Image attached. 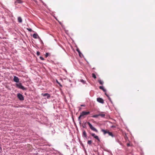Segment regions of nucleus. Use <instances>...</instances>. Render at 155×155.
Segmentation results:
<instances>
[{
  "instance_id": "f257e3e1",
  "label": "nucleus",
  "mask_w": 155,
  "mask_h": 155,
  "mask_svg": "<svg viewBox=\"0 0 155 155\" xmlns=\"http://www.w3.org/2000/svg\"><path fill=\"white\" fill-rule=\"evenodd\" d=\"M16 86L18 88L22 89L23 91H26L27 90V88L24 87L22 85V84L21 83H17L16 84Z\"/></svg>"
},
{
  "instance_id": "f03ea898",
  "label": "nucleus",
  "mask_w": 155,
  "mask_h": 155,
  "mask_svg": "<svg viewBox=\"0 0 155 155\" xmlns=\"http://www.w3.org/2000/svg\"><path fill=\"white\" fill-rule=\"evenodd\" d=\"M87 124L89 125L90 128L92 130H93L94 131L96 132H98V130L97 129H96L95 128H94V127H93L92 126V125L89 122H87Z\"/></svg>"
},
{
  "instance_id": "7ed1b4c3",
  "label": "nucleus",
  "mask_w": 155,
  "mask_h": 155,
  "mask_svg": "<svg viewBox=\"0 0 155 155\" xmlns=\"http://www.w3.org/2000/svg\"><path fill=\"white\" fill-rule=\"evenodd\" d=\"M17 97L20 101H23L24 100V97L23 95L20 93L17 94Z\"/></svg>"
},
{
  "instance_id": "20e7f679",
  "label": "nucleus",
  "mask_w": 155,
  "mask_h": 155,
  "mask_svg": "<svg viewBox=\"0 0 155 155\" xmlns=\"http://www.w3.org/2000/svg\"><path fill=\"white\" fill-rule=\"evenodd\" d=\"M90 113V112L89 111L86 112L85 111H83L80 114L81 116L83 117L85 115H87L89 114Z\"/></svg>"
},
{
  "instance_id": "39448f33",
  "label": "nucleus",
  "mask_w": 155,
  "mask_h": 155,
  "mask_svg": "<svg viewBox=\"0 0 155 155\" xmlns=\"http://www.w3.org/2000/svg\"><path fill=\"white\" fill-rule=\"evenodd\" d=\"M91 135L94 138L97 140L99 142L100 141V140L97 136L95 134L93 133H91Z\"/></svg>"
},
{
  "instance_id": "423d86ee",
  "label": "nucleus",
  "mask_w": 155,
  "mask_h": 155,
  "mask_svg": "<svg viewBox=\"0 0 155 155\" xmlns=\"http://www.w3.org/2000/svg\"><path fill=\"white\" fill-rule=\"evenodd\" d=\"M41 95L45 97H46L47 99H49L50 97V95L48 93H42Z\"/></svg>"
},
{
  "instance_id": "0eeeda50",
  "label": "nucleus",
  "mask_w": 155,
  "mask_h": 155,
  "mask_svg": "<svg viewBox=\"0 0 155 155\" xmlns=\"http://www.w3.org/2000/svg\"><path fill=\"white\" fill-rule=\"evenodd\" d=\"M97 101L99 103L101 104L104 103V101L103 99L102 98L98 97L97 98Z\"/></svg>"
},
{
  "instance_id": "6e6552de",
  "label": "nucleus",
  "mask_w": 155,
  "mask_h": 155,
  "mask_svg": "<svg viewBox=\"0 0 155 155\" xmlns=\"http://www.w3.org/2000/svg\"><path fill=\"white\" fill-rule=\"evenodd\" d=\"M14 81L18 83L19 82V79L16 76H14L13 79Z\"/></svg>"
},
{
  "instance_id": "1a4fd4ad",
  "label": "nucleus",
  "mask_w": 155,
  "mask_h": 155,
  "mask_svg": "<svg viewBox=\"0 0 155 155\" xmlns=\"http://www.w3.org/2000/svg\"><path fill=\"white\" fill-rule=\"evenodd\" d=\"M33 37L35 38H38L39 39H40V38L39 37V36L37 34H34L33 35Z\"/></svg>"
},
{
  "instance_id": "9d476101",
  "label": "nucleus",
  "mask_w": 155,
  "mask_h": 155,
  "mask_svg": "<svg viewBox=\"0 0 155 155\" xmlns=\"http://www.w3.org/2000/svg\"><path fill=\"white\" fill-rule=\"evenodd\" d=\"M108 135L112 137H115V136L114 135L112 132H110V131H108Z\"/></svg>"
},
{
  "instance_id": "9b49d317",
  "label": "nucleus",
  "mask_w": 155,
  "mask_h": 155,
  "mask_svg": "<svg viewBox=\"0 0 155 155\" xmlns=\"http://www.w3.org/2000/svg\"><path fill=\"white\" fill-rule=\"evenodd\" d=\"M101 131L103 132L104 135H105L106 134H108V132L109 131L108 130H106L103 129L101 130Z\"/></svg>"
},
{
  "instance_id": "f8f14e48",
  "label": "nucleus",
  "mask_w": 155,
  "mask_h": 155,
  "mask_svg": "<svg viewBox=\"0 0 155 155\" xmlns=\"http://www.w3.org/2000/svg\"><path fill=\"white\" fill-rule=\"evenodd\" d=\"M82 136L83 137L87 138V135L86 131L85 130H84L83 132Z\"/></svg>"
},
{
  "instance_id": "ddd939ff",
  "label": "nucleus",
  "mask_w": 155,
  "mask_h": 155,
  "mask_svg": "<svg viewBox=\"0 0 155 155\" xmlns=\"http://www.w3.org/2000/svg\"><path fill=\"white\" fill-rule=\"evenodd\" d=\"M76 51H77L78 52V53H79V56L80 57H81V55H83V54H82L81 53V51H80L79 49L78 48H77V49H76Z\"/></svg>"
},
{
  "instance_id": "4468645a",
  "label": "nucleus",
  "mask_w": 155,
  "mask_h": 155,
  "mask_svg": "<svg viewBox=\"0 0 155 155\" xmlns=\"http://www.w3.org/2000/svg\"><path fill=\"white\" fill-rule=\"evenodd\" d=\"M99 88L102 90L104 92H105L106 91V90L104 88V87L103 86H100Z\"/></svg>"
},
{
  "instance_id": "2eb2a0df",
  "label": "nucleus",
  "mask_w": 155,
  "mask_h": 155,
  "mask_svg": "<svg viewBox=\"0 0 155 155\" xmlns=\"http://www.w3.org/2000/svg\"><path fill=\"white\" fill-rule=\"evenodd\" d=\"M18 21L19 23H21L22 22V19L21 18L19 17L18 18Z\"/></svg>"
},
{
  "instance_id": "dca6fc26",
  "label": "nucleus",
  "mask_w": 155,
  "mask_h": 155,
  "mask_svg": "<svg viewBox=\"0 0 155 155\" xmlns=\"http://www.w3.org/2000/svg\"><path fill=\"white\" fill-rule=\"evenodd\" d=\"M99 116H101L102 117H104L105 116V114H99Z\"/></svg>"
},
{
  "instance_id": "f3484780",
  "label": "nucleus",
  "mask_w": 155,
  "mask_h": 155,
  "mask_svg": "<svg viewBox=\"0 0 155 155\" xmlns=\"http://www.w3.org/2000/svg\"><path fill=\"white\" fill-rule=\"evenodd\" d=\"M16 2L18 3H21L22 2L21 0H17Z\"/></svg>"
},
{
  "instance_id": "a211bd4d",
  "label": "nucleus",
  "mask_w": 155,
  "mask_h": 155,
  "mask_svg": "<svg viewBox=\"0 0 155 155\" xmlns=\"http://www.w3.org/2000/svg\"><path fill=\"white\" fill-rule=\"evenodd\" d=\"M98 116H99V114L94 115L92 117L94 118H97Z\"/></svg>"
},
{
  "instance_id": "6ab92c4d",
  "label": "nucleus",
  "mask_w": 155,
  "mask_h": 155,
  "mask_svg": "<svg viewBox=\"0 0 155 155\" xmlns=\"http://www.w3.org/2000/svg\"><path fill=\"white\" fill-rule=\"evenodd\" d=\"M92 141L91 140H89L87 141V144L89 145H91L92 143Z\"/></svg>"
},
{
  "instance_id": "aec40b11",
  "label": "nucleus",
  "mask_w": 155,
  "mask_h": 155,
  "mask_svg": "<svg viewBox=\"0 0 155 155\" xmlns=\"http://www.w3.org/2000/svg\"><path fill=\"white\" fill-rule=\"evenodd\" d=\"M98 82L101 84H103L104 83V82L103 81H102L101 80H98Z\"/></svg>"
},
{
  "instance_id": "412c9836",
  "label": "nucleus",
  "mask_w": 155,
  "mask_h": 155,
  "mask_svg": "<svg viewBox=\"0 0 155 155\" xmlns=\"http://www.w3.org/2000/svg\"><path fill=\"white\" fill-rule=\"evenodd\" d=\"M92 77L94 78L95 79L96 78V75L94 73H93L92 74Z\"/></svg>"
},
{
  "instance_id": "4be33fe9",
  "label": "nucleus",
  "mask_w": 155,
  "mask_h": 155,
  "mask_svg": "<svg viewBox=\"0 0 155 155\" xmlns=\"http://www.w3.org/2000/svg\"><path fill=\"white\" fill-rule=\"evenodd\" d=\"M80 81L83 84H85V83L86 81L82 79L80 80Z\"/></svg>"
},
{
  "instance_id": "5701e85b",
  "label": "nucleus",
  "mask_w": 155,
  "mask_h": 155,
  "mask_svg": "<svg viewBox=\"0 0 155 155\" xmlns=\"http://www.w3.org/2000/svg\"><path fill=\"white\" fill-rule=\"evenodd\" d=\"M82 117L81 116V114H80V116L78 117V121H80V120H81V117Z\"/></svg>"
},
{
  "instance_id": "b1692460",
  "label": "nucleus",
  "mask_w": 155,
  "mask_h": 155,
  "mask_svg": "<svg viewBox=\"0 0 155 155\" xmlns=\"http://www.w3.org/2000/svg\"><path fill=\"white\" fill-rule=\"evenodd\" d=\"M49 54V53H46V54H45V57L46 58L47 57Z\"/></svg>"
},
{
  "instance_id": "393cba45",
  "label": "nucleus",
  "mask_w": 155,
  "mask_h": 155,
  "mask_svg": "<svg viewBox=\"0 0 155 155\" xmlns=\"http://www.w3.org/2000/svg\"><path fill=\"white\" fill-rule=\"evenodd\" d=\"M27 30H28L29 31L31 32L32 31L31 29L30 28H27Z\"/></svg>"
},
{
  "instance_id": "a878e982",
  "label": "nucleus",
  "mask_w": 155,
  "mask_h": 155,
  "mask_svg": "<svg viewBox=\"0 0 155 155\" xmlns=\"http://www.w3.org/2000/svg\"><path fill=\"white\" fill-rule=\"evenodd\" d=\"M40 58L42 60H44V58L42 57H41V56H40Z\"/></svg>"
},
{
  "instance_id": "bb28decb",
  "label": "nucleus",
  "mask_w": 155,
  "mask_h": 155,
  "mask_svg": "<svg viewBox=\"0 0 155 155\" xmlns=\"http://www.w3.org/2000/svg\"><path fill=\"white\" fill-rule=\"evenodd\" d=\"M107 97L109 100V101L112 103V101H111V99L109 97V96H108Z\"/></svg>"
},
{
  "instance_id": "cd10ccee",
  "label": "nucleus",
  "mask_w": 155,
  "mask_h": 155,
  "mask_svg": "<svg viewBox=\"0 0 155 155\" xmlns=\"http://www.w3.org/2000/svg\"><path fill=\"white\" fill-rule=\"evenodd\" d=\"M57 83H58V84L59 85H60L61 87H62V85L60 84V83H59L58 81H57Z\"/></svg>"
},
{
  "instance_id": "c85d7f7f",
  "label": "nucleus",
  "mask_w": 155,
  "mask_h": 155,
  "mask_svg": "<svg viewBox=\"0 0 155 155\" xmlns=\"http://www.w3.org/2000/svg\"><path fill=\"white\" fill-rule=\"evenodd\" d=\"M37 54L38 56L40 55V52L39 51H37Z\"/></svg>"
},
{
  "instance_id": "c756f323",
  "label": "nucleus",
  "mask_w": 155,
  "mask_h": 155,
  "mask_svg": "<svg viewBox=\"0 0 155 155\" xmlns=\"http://www.w3.org/2000/svg\"><path fill=\"white\" fill-rule=\"evenodd\" d=\"M2 151V149L1 147H0V153H1Z\"/></svg>"
},
{
  "instance_id": "7c9ffc66",
  "label": "nucleus",
  "mask_w": 155,
  "mask_h": 155,
  "mask_svg": "<svg viewBox=\"0 0 155 155\" xmlns=\"http://www.w3.org/2000/svg\"><path fill=\"white\" fill-rule=\"evenodd\" d=\"M105 94L107 97H108V96H109L106 93H105Z\"/></svg>"
},
{
  "instance_id": "2f4dec72",
  "label": "nucleus",
  "mask_w": 155,
  "mask_h": 155,
  "mask_svg": "<svg viewBox=\"0 0 155 155\" xmlns=\"http://www.w3.org/2000/svg\"><path fill=\"white\" fill-rule=\"evenodd\" d=\"M82 126H83V128H85V127H86V125H85V124H84V125H83Z\"/></svg>"
},
{
  "instance_id": "473e14b6",
  "label": "nucleus",
  "mask_w": 155,
  "mask_h": 155,
  "mask_svg": "<svg viewBox=\"0 0 155 155\" xmlns=\"http://www.w3.org/2000/svg\"><path fill=\"white\" fill-rule=\"evenodd\" d=\"M79 121V124H81V121L80 120V121Z\"/></svg>"
},
{
  "instance_id": "72a5a7b5",
  "label": "nucleus",
  "mask_w": 155,
  "mask_h": 155,
  "mask_svg": "<svg viewBox=\"0 0 155 155\" xmlns=\"http://www.w3.org/2000/svg\"><path fill=\"white\" fill-rule=\"evenodd\" d=\"M130 146V144H129V143H127V146Z\"/></svg>"
},
{
  "instance_id": "f704fd0d",
  "label": "nucleus",
  "mask_w": 155,
  "mask_h": 155,
  "mask_svg": "<svg viewBox=\"0 0 155 155\" xmlns=\"http://www.w3.org/2000/svg\"><path fill=\"white\" fill-rule=\"evenodd\" d=\"M81 106L84 107L85 106V105H81Z\"/></svg>"
},
{
  "instance_id": "c9c22d12",
  "label": "nucleus",
  "mask_w": 155,
  "mask_h": 155,
  "mask_svg": "<svg viewBox=\"0 0 155 155\" xmlns=\"http://www.w3.org/2000/svg\"><path fill=\"white\" fill-rule=\"evenodd\" d=\"M41 41V42H42V43H43V42H42V41L40 39Z\"/></svg>"
},
{
  "instance_id": "e433bc0d",
  "label": "nucleus",
  "mask_w": 155,
  "mask_h": 155,
  "mask_svg": "<svg viewBox=\"0 0 155 155\" xmlns=\"http://www.w3.org/2000/svg\"><path fill=\"white\" fill-rule=\"evenodd\" d=\"M41 41V42H42V43H43V42H42V41L40 39Z\"/></svg>"
},
{
  "instance_id": "4c0bfd02",
  "label": "nucleus",
  "mask_w": 155,
  "mask_h": 155,
  "mask_svg": "<svg viewBox=\"0 0 155 155\" xmlns=\"http://www.w3.org/2000/svg\"><path fill=\"white\" fill-rule=\"evenodd\" d=\"M59 23L60 24H61V22H59Z\"/></svg>"
}]
</instances>
